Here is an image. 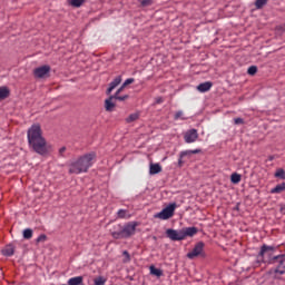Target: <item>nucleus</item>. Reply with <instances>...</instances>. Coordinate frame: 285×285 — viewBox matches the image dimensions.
Segmentation results:
<instances>
[{
  "instance_id": "nucleus-1",
  "label": "nucleus",
  "mask_w": 285,
  "mask_h": 285,
  "mask_svg": "<svg viewBox=\"0 0 285 285\" xmlns=\"http://www.w3.org/2000/svg\"><path fill=\"white\" fill-rule=\"evenodd\" d=\"M28 145L33 153L46 157L50 153V146L43 137V130H41V125L33 124L27 131Z\"/></svg>"
},
{
  "instance_id": "nucleus-18",
  "label": "nucleus",
  "mask_w": 285,
  "mask_h": 285,
  "mask_svg": "<svg viewBox=\"0 0 285 285\" xmlns=\"http://www.w3.org/2000/svg\"><path fill=\"white\" fill-rule=\"evenodd\" d=\"M2 255H4V257H12V255H14V246L8 245L2 249Z\"/></svg>"
},
{
  "instance_id": "nucleus-12",
  "label": "nucleus",
  "mask_w": 285,
  "mask_h": 285,
  "mask_svg": "<svg viewBox=\"0 0 285 285\" xmlns=\"http://www.w3.org/2000/svg\"><path fill=\"white\" fill-rule=\"evenodd\" d=\"M268 250L274 253V250H276V248H275V246H268V245L264 244L261 247V252L258 253V257H261V259L264 261V255H266V253H268Z\"/></svg>"
},
{
  "instance_id": "nucleus-10",
  "label": "nucleus",
  "mask_w": 285,
  "mask_h": 285,
  "mask_svg": "<svg viewBox=\"0 0 285 285\" xmlns=\"http://www.w3.org/2000/svg\"><path fill=\"white\" fill-rule=\"evenodd\" d=\"M122 79L121 76H117L110 83L109 87L106 90V95H111L112 90H115V88H117V86H119L121 83Z\"/></svg>"
},
{
  "instance_id": "nucleus-11",
  "label": "nucleus",
  "mask_w": 285,
  "mask_h": 285,
  "mask_svg": "<svg viewBox=\"0 0 285 285\" xmlns=\"http://www.w3.org/2000/svg\"><path fill=\"white\" fill-rule=\"evenodd\" d=\"M114 99L115 97L111 95L105 100V110L107 112H112L115 110V102H112Z\"/></svg>"
},
{
  "instance_id": "nucleus-45",
  "label": "nucleus",
  "mask_w": 285,
  "mask_h": 285,
  "mask_svg": "<svg viewBox=\"0 0 285 285\" xmlns=\"http://www.w3.org/2000/svg\"><path fill=\"white\" fill-rule=\"evenodd\" d=\"M281 213H285V208L284 207L281 208Z\"/></svg>"
},
{
  "instance_id": "nucleus-20",
  "label": "nucleus",
  "mask_w": 285,
  "mask_h": 285,
  "mask_svg": "<svg viewBox=\"0 0 285 285\" xmlns=\"http://www.w3.org/2000/svg\"><path fill=\"white\" fill-rule=\"evenodd\" d=\"M230 181L232 184H239V181H242V175L237 173L232 174Z\"/></svg>"
},
{
  "instance_id": "nucleus-19",
  "label": "nucleus",
  "mask_w": 285,
  "mask_h": 285,
  "mask_svg": "<svg viewBox=\"0 0 285 285\" xmlns=\"http://www.w3.org/2000/svg\"><path fill=\"white\" fill-rule=\"evenodd\" d=\"M149 271H150V275H155V277H161L164 275V271L155 267V265H151L149 267Z\"/></svg>"
},
{
  "instance_id": "nucleus-17",
  "label": "nucleus",
  "mask_w": 285,
  "mask_h": 285,
  "mask_svg": "<svg viewBox=\"0 0 285 285\" xmlns=\"http://www.w3.org/2000/svg\"><path fill=\"white\" fill-rule=\"evenodd\" d=\"M285 190V183L276 185L274 188L271 189L272 195H279Z\"/></svg>"
},
{
  "instance_id": "nucleus-43",
  "label": "nucleus",
  "mask_w": 285,
  "mask_h": 285,
  "mask_svg": "<svg viewBox=\"0 0 285 285\" xmlns=\"http://www.w3.org/2000/svg\"><path fill=\"white\" fill-rule=\"evenodd\" d=\"M276 273H279V275H284L285 271H276Z\"/></svg>"
},
{
  "instance_id": "nucleus-24",
  "label": "nucleus",
  "mask_w": 285,
  "mask_h": 285,
  "mask_svg": "<svg viewBox=\"0 0 285 285\" xmlns=\"http://www.w3.org/2000/svg\"><path fill=\"white\" fill-rule=\"evenodd\" d=\"M139 119V114H131L128 118H126L127 124H132V121H137Z\"/></svg>"
},
{
  "instance_id": "nucleus-44",
  "label": "nucleus",
  "mask_w": 285,
  "mask_h": 285,
  "mask_svg": "<svg viewBox=\"0 0 285 285\" xmlns=\"http://www.w3.org/2000/svg\"><path fill=\"white\" fill-rule=\"evenodd\" d=\"M273 159H275L273 156H269V161H273Z\"/></svg>"
},
{
  "instance_id": "nucleus-31",
  "label": "nucleus",
  "mask_w": 285,
  "mask_h": 285,
  "mask_svg": "<svg viewBox=\"0 0 285 285\" xmlns=\"http://www.w3.org/2000/svg\"><path fill=\"white\" fill-rule=\"evenodd\" d=\"M247 75H250V77H254V75H257V66H250L247 69Z\"/></svg>"
},
{
  "instance_id": "nucleus-27",
  "label": "nucleus",
  "mask_w": 285,
  "mask_h": 285,
  "mask_svg": "<svg viewBox=\"0 0 285 285\" xmlns=\"http://www.w3.org/2000/svg\"><path fill=\"white\" fill-rule=\"evenodd\" d=\"M85 1L86 0H71V6L73 7V8H81V6H83V3H85Z\"/></svg>"
},
{
  "instance_id": "nucleus-15",
  "label": "nucleus",
  "mask_w": 285,
  "mask_h": 285,
  "mask_svg": "<svg viewBox=\"0 0 285 285\" xmlns=\"http://www.w3.org/2000/svg\"><path fill=\"white\" fill-rule=\"evenodd\" d=\"M10 97V88L2 86L0 87V101L8 99Z\"/></svg>"
},
{
  "instance_id": "nucleus-30",
  "label": "nucleus",
  "mask_w": 285,
  "mask_h": 285,
  "mask_svg": "<svg viewBox=\"0 0 285 285\" xmlns=\"http://www.w3.org/2000/svg\"><path fill=\"white\" fill-rule=\"evenodd\" d=\"M281 259H285V254H279L277 256L272 257L269 264H275L276 262H279Z\"/></svg>"
},
{
  "instance_id": "nucleus-8",
  "label": "nucleus",
  "mask_w": 285,
  "mask_h": 285,
  "mask_svg": "<svg viewBox=\"0 0 285 285\" xmlns=\"http://www.w3.org/2000/svg\"><path fill=\"white\" fill-rule=\"evenodd\" d=\"M185 144H195L199 139L197 129H189L184 135Z\"/></svg>"
},
{
  "instance_id": "nucleus-34",
  "label": "nucleus",
  "mask_w": 285,
  "mask_h": 285,
  "mask_svg": "<svg viewBox=\"0 0 285 285\" xmlns=\"http://www.w3.org/2000/svg\"><path fill=\"white\" fill-rule=\"evenodd\" d=\"M234 124L236 126H242V124H244V118H234Z\"/></svg>"
},
{
  "instance_id": "nucleus-36",
  "label": "nucleus",
  "mask_w": 285,
  "mask_h": 285,
  "mask_svg": "<svg viewBox=\"0 0 285 285\" xmlns=\"http://www.w3.org/2000/svg\"><path fill=\"white\" fill-rule=\"evenodd\" d=\"M191 150H185V151H180V157H190Z\"/></svg>"
},
{
  "instance_id": "nucleus-9",
  "label": "nucleus",
  "mask_w": 285,
  "mask_h": 285,
  "mask_svg": "<svg viewBox=\"0 0 285 285\" xmlns=\"http://www.w3.org/2000/svg\"><path fill=\"white\" fill-rule=\"evenodd\" d=\"M181 229L184 239H186V237H195V235L199 233V229L197 227H185Z\"/></svg>"
},
{
  "instance_id": "nucleus-6",
  "label": "nucleus",
  "mask_w": 285,
  "mask_h": 285,
  "mask_svg": "<svg viewBox=\"0 0 285 285\" xmlns=\"http://www.w3.org/2000/svg\"><path fill=\"white\" fill-rule=\"evenodd\" d=\"M50 70L51 68L49 65H43L33 70V76L37 79H45V77H50Z\"/></svg>"
},
{
  "instance_id": "nucleus-23",
  "label": "nucleus",
  "mask_w": 285,
  "mask_h": 285,
  "mask_svg": "<svg viewBox=\"0 0 285 285\" xmlns=\"http://www.w3.org/2000/svg\"><path fill=\"white\" fill-rule=\"evenodd\" d=\"M274 177L278 179H285V170L283 168H278L274 174Z\"/></svg>"
},
{
  "instance_id": "nucleus-38",
  "label": "nucleus",
  "mask_w": 285,
  "mask_h": 285,
  "mask_svg": "<svg viewBox=\"0 0 285 285\" xmlns=\"http://www.w3.org/2000/svg\"><path fill=\"white\" fill-rule=\"evenodd\" d=\"M184 157H181V154H179V159H178V168H181L184 166Z\"/></svg>"
},
{
  "instance_id": "nucleus-2",
  "label": "nucleus",
  "mask_w": 285,
  "mask_h": 285,
  "mask_svg": "<svg viewBox=\"0 0 285 285\" xmlns=\"http://www.w3.org/2000/svg\"><path fill=\"white\" fill-rule=\"evenodd\" d=\"M94 159H97V154L95 151L79 157L76 161L69 165V175H81V173H88V169L92 167Z\"/></svg>"
},
{
  "instance_id": "nucleus-42",
  "label": "nucleus",
  "mask_w": 285,
  "mask_h": 285,
  "mask_svg": "<svg viewBox=\"0 0 285 285\" xmlns=\"http://www.w3.org/2000/svg\"><path fill=\"white\" fill-rule=\"evenodd\" d=\"M284 261H285V258H281V259L278 261L279 266H283V265H284Z\"/></svg>"
},
{
  "instance_id": "nucleus-26",
  "label": "nucleus",
  "mask_w": 285,
  "mask_h": 285,
  "mask_svg": "<svg viewBox=\"0 0 285 285\" xmlns=\"http://www.w3.org/2000/svg\"><path fill=\"white\" fill-rule=\"evenodd\" d=\"M94 285H106V278L104 276H98L94 279Z\"/></svg>"
},
{
  "instance_id": "nucleus-37",
  "label": "nucleus",
  "mask_w": 285,
  "mask_h": 285,
  "mask_svg": "<svg viewBox=\"0 0 285 285\" xmlns=\"http://www.w3.org/2000/svg\"><path fill=\"white\" fill-rule=\"evenodd\" d=\"M126 89V86L121 85L117 91L115 92V95H121V92H124V90Z\"/></svg>"
},
{
  "instance_id": "nucleus-21",
  "label": "nucleus",
  "mask_w": 285,
  "mask_h": 285,
  "mask_svg": "<svg viewBox=\"0 0 285 285\" xmlns=\"http://www.w3.org/2000/svg\"><path fill=\"white\" fill-rule=\"evenodd\" d=\"M116 101H126V99H130L129 95L120 96L119 94L111 95Z\"/></svg>"
},
{
  "instance_id": "nucleus-13",
  "label": "nucleus",
  "mask_w": 285,
  "mask_h": 285,
  "mask_svg": "<svg viewBox=\"0 0 285 285\" xmlns=\"http://www.w3.org/2000/svg\"><path fill=\"white\" fill-rule=\"evenodd\" d=\"M210 88H213V82H210V81L202 82L196 87L198 92H208V90H210Z\"/></svg>"
},
{
  "instance_id": "nucleus-35",
  "label": "nucleus",
  "mask_w": 285,
  "mask_h": 285,
  "mask_svg": "<svg viewBox=\"0 0 285 285\" xmlns=\"http://www.w3.org/2000/svg\"><path fill=\"white\" fill-rule=\"evenodd\" d=\"M130 83H135V78H128L127 80H125L122 85L126 87V86H130Z\"/></svg>"
},
{
  "instance_id": "nucleus-14",
  "label": "nucleus",
  "mask_w": 285,
  "mask_h": 285,
  "mask_svg": "<svg viewBox=\"0 0 285 285\" xmlns=\"http://www.w3.org/2000/svg\"><path fill=\"white\" fill-rule=\"evenodd\" d=\"M159 173H161V165L151 163L149 165V175H159Z\"/></svg>"
},
{
  "instance_id": "nucleus-4",
  "label": "nucleus",
  "mask_w": 285,
  "mask_h": 285,
  "mask_svg": "<svg viewBox=\"0 0 285 285\" xmlns=\"http://www.w3.org/2000/svg\"><path fill=\"white\" fill-rule=\"evenodd\" d=\"M175 208H177V203H170L161 212L154 215L155 219H170L175 215Z\"/></svg>"
},
{
  "instance_id": "nucleus-41",
  "label": "nucleus",
  "mask_w": 285,
  "mask_h": 285,
  "mask_svg": "<svg viewBox=\"0 0 285 285\" xmlns=\"http://www.w3.org/2000/svg\"><path fill=\"white\" fill-rule=\"evenodd\" d=\"M122 255H125L127 259H130V254L128 253V250H125Z\"/></svg>"
},
{
  "instance_id": "nucleus-39",
  "label": "nucleus",
  "mask_w": 285,
  "mask_h": 285,
  "mask_svg": "<svg viewBox=\"0 0 285 285\" xmlns=\"http://www.w3.org/2000/svg\"><path fill=\"white\" fill-rule=\"evenodd\" d=\"M63 153H66V147H61V148L59 149V156H60V157H63Z\"/></svg>"
},
{
  "instance_id": "nucleus-40",
  "label": "nucleus",
  "mask_w": 285,
  "mask_h": 285,
  "mask_svg": "<svg viewBox=\"0 0 285 285\" xmlns=\"http://www.w3.org/2000/svg\"><path fill=\"white\" fill-rule=\"evenodd\" d=\"M202 153V149H193L191 155H199Z\"/></svg>"
},
{
  "instance_id": "nucleus-28",
  "label": "nucleus",
  "mask_w": 285,
  "mask_h": 285,
  "mask_svg": "<svg viewBox=\"0 0 285 285\" xmlns=\"http://www.w3.org/2000/svg\"><path fill=\"white\" fill-rule=\"evenodd\" d=\"M174 119H175V121H177V120H179V119H181L183 121H185L186 117H184V111H181V110L176 111V114H175V116H174Z\"/></svg>"
},
{
  "instance_id": "nucleus-7",
  "label": "nucleus",
  "mask_w": 285,
  "mask_h": 285,
  "mask_svg": "<svg viewBox=\"0 0 285 285\" xmlns=\"http://www.w3.org/2000/svg\"><path fill=\"white\" fill-rule=\"evenodd\" d=\"M204 246H206V244H204V242H198L194 246V248L189 253H187L188 259H195V257H199V255H203Z\"/></svg>"
},
{
  "instance_id": "nucleus-16",
  "label": "nucleus",
  "mask_w": 285,
  "mask_h": 285,
  "mask_svg": "<svg viewBox=\"0 0 285 285\" xmlns=\"http://www.w3.org/2000/svg\"><path fill=\"white\" fill-rule=\"evenodd\" d=\"M68 285H83V276L71 277L67 282Z\"/></svg>"
},
{
  "instance_id": "nucleus-29",
  "label": "nucleus",
  "mask_w": 285,
  "mask_h": 285,
  "mask_svg": "<svg viewBox=\"0 0 285 285\" xmlns=\"http://www.w3.org/2000/svg\"><path fill=\"white\" fill-rule=\"evenodd\" d=\"M23 239H32V229L27 228L23 230Z\"/></svg>"
},
{
  "instance_id": "nucleus-22",
  "label": "nucleus",
  "mask_w": 285,
  "mask_h": 285,
  "mask_svg": "<svg viewBox=\"0 0 285 285\" xmlns=\"http://www.w3.org/2000/svg\"><path fill=\"white\" fill-rule=\"evenodd\" d=\"M266 3H268V0H256V1H255V8H256L257 10H262V8H263L264 6H266Z\"/></svg>"
},
{
  "instance_id": "nucleus-5",
  "label": "nucleus",
  "mask_w": 285,
  "mask_h": 285,
  "mask_svg": "<svg viewBox=\"0 0 285 285\" xmlns=\"http://www.w3.org/2000/svg\"><path fill=\"white\" fill-rule=\"evenodd\" d=\"M166 236L171 242H184L185 239L183 229L177 230V229L169 228L166 230Z\"/></svg>"
},
{
  "instance_id": "nucleus-3",
  "label": "nucleus",
  "mask_w": 285,
  "mask_h": 285,
  "mask_svg": "<svg viewBox=\"0 0 285 285\" xmlns=\"http://www.w3.org/2000/svg\"><path fill=\"white\" fill-rule=\"evenodd\" d=\"M138 222H129L125 225L118 224L110 230L114 239H130L137 233Z\"/></svg>"
},
{
  "instance_id": "nucleus-46",
  "label": "nucleus",
  "mask_w": 285,
  "mask_h": 285,
  "mask_svg": "<svg viewBox=\"0 0 285 285\" xmlns=\"http://www.w3.org/2000/svg\"><path fill=\"white\" fill-rule=\"evenodd\" d=\"M236 210H239V206H236Z\"/></svg>"
},
{
  "instance_id": "nucleus-32",
  "label": "nucleus",
  "mask_w": 285,
  "mask_h": 285,
  "mask_svg": "<svg viewBox=\"0 0 285 285\" xmlns=\"http://www.w3.org/2000/svg\"><path fill=\"white\" fill-rule=\"evenodd\" d=\"M48 236L46 234H41L40 236H38V238L36 239L37 244H41L43 242H47Z\"/></svg>"
},
{
  "instance_id": "nucleus-25",
  "label": "nucleus",
  "mask_w": 285,
  "mask_h": 285,
  "mask_svg": "<svg viewBox=\"0 0 285 285\" xmlns=\"http://www.w3.org/2000/svg\"><path fill=\"white\" fill-rule=\"evenodd\" d=\"M118 219H126L128 217V210L126 209H119L117 213Z\"/></svg>"
},
{
  "instance_id": "nucleus-33",
  "label": "nucleus",
  "mask_w": 285,
  "mask_h": 285,
  "mask_svg": "<svg viewBox=\"0 0 285 285\" xmlns=\"http://www.w3.org/2000/svg\"><path fill=\"white\" fill-rule=\"evenodd\" d=\"M140 6L148 8V6H153V0H140Z\"/></svg>"
}]
</instances>
